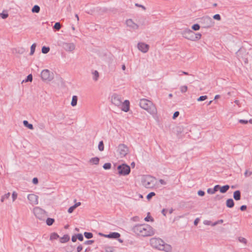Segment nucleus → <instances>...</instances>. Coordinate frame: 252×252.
Listing matches in <instances>:
<instances>
[{
  "instance_id": "obj_20",
  "label": "nucleus",
  "mask_w": 252,
  "mask_h": 252,
  "mask_svg": "<svg viewBox=\"0 0 252 252\" xmlns=\"http://www.w3.org/2000/svg\"><path fill=\"white\" fill-rule=\"evenodd\" d=\"M69 240V236L68 235H64L60 239V242L62 243H64L68 241Z\"/></svg>"
},
{
  "instance_id": "obj_1",
  "label": "nucleus",
  "mask_w": 252,
  "mask_h": 252,
  "mask_svg": "<svg viewBox=\"0 0 252 252\" xmlns=\"http://www.w3.org/2000/svg\"><path fill=\"white\" fill-rule=\"evenodd\" d=\"M132 230L136 235L143 237L150 236L155 234L154 229L148 224L136 225Z\"/></svg>"
},
{
  "instance_id": "obj_22",
  "label": "nucleus",
  "mask_w": 252,
  "mask_h": 252,
  "mask_svg": "<svg viewBox=\"0 0 252 252\" xmlns=\"http://www.w3.org/2000/svg\"><path fill=\"white\" fill-rule=\"evenodd\" d=\"M105 252H114V248L113 247L105 246L104 247Z\"/></svg>"
},
{
  "instance_id": "obj_27",
  "label": "nucleus",
  "mask_w": 252,
  "mask_h": 252,
  "mask_svg": "<svg viewBox=\"0 0 252 252\" xmlns=\"http://www.w3.org/2000/svg\"><path fill=\"white\" fill-rule=\"evenodd\" d=\"M39 11L40 7L37 5H35L32 9V11L33 13H38Z\"/></svg>"
},
{
  "instance_id": "obj_25",
  "label": "nucleus",
  "mask_w": 252,
  "mask_h": 252,
  "mask_svg": "<svg viewBox=\"0 0 252 252\" xmlns=\"http://www.w3.org/2000/svg\"><path fill=\"white\" fill-rule=\"evenodd\" d=\"M229 189V186L228 185H225L220 188V192L223 193L226 192Z\"/></svg>"
},
{
  "instance_id": "obj_56",
  "label": "nucleus",
  "mask_w": 252,
  "mask_h": 252,
  "mask_svg": "<svg viewBox=\"0 0 252 252\" xmlns=\"http://www.w3.org/2000/svg\"><path fill=\"white\" fill-rule=\"evenodd\" d=\"M83 249V247L82 245H79L77 248V252H80Z\"/></svg>"
},
{
  "instance_id": "obj_54",
  "label": "nucleus",
  "mask_w": 252,
  "mask_h": 252,
  "mask_svg": "<svg viewBox=\"0 0 252 252\" xmlns=\"http://www.w3.org/2000/svg\"><path fill=\"white\" fill-rule=\"evenodd\" d=\"M135 5L137 7H141L144 10H146V7L143 5L138 3H135Z\"/></svg>"
},
{
  "instance_id": "obj_41",
  "label": "nucleus",
  "mask_w": 252,
  "mask_h": 252,
  "mask_svg": "<svg viewBox=\"0 0 252 252\" xmlns=\"http://www.w3.org/2000/svg\"><path fill=\"white\" fill-rule=\"evenodd\" d=\"M156 195L155 193L154 192H151L149 193L147 196V199L148 200H150L153 196Z\"/></svg>"
},
{
  "instance_id": "obj_23",
  "label": "nucleus",
  "mask_w": 252,
  "mask_h": 252,
  "mask_svg": "<svg viewBox=\"0 0 252 252\" xmlns=\"http://www.w3.org/2000/svg\"><path fill=\"white\" fill-rule=\"evenodd\" d=\"M78 97L76 95H73L72 96L71 105L72 106H75L77 105Z\"/></svg>"
},
{
  "instance_id": "obj_39",
  "label": "nucleus",
  "mask_w": 252,
  "mask_h": 252,
  "mask_svg": "<svg viewBox=\"0 0 252 252\" xmlns=\"http://www.w3.org/2000/svg\"><path fill=\"white\" fill-rule=\"evenodd\" d=\"M0 16L2 19H5L8 17V14L7 13L2 12L0 13Z\"/></svg>"
},
{
  "instance_id": "obj_37",
  "label": "nucleus",
  "mask_w": 252,
  "mask_h": 252,
  "mask_svg": "<svg viewBox=\"0 0 252 252\" xmlns=\"http://www.w3.org/2000/svg\"><path fill=\"white\" fill-rule=\"evenodd\" d=\"M54 28L57 31L60 30L61 28V24L59 22L56 23L54 26Z\"/></svg>"
},
{
  "instance_id": "obj_13",
  "label": "nucleus",
  "mask_w": 252,
  "mask_h": 252,
  "mask_svg": "<svg viewBox=\"0 0 252 252\" xmlns=\"http://www.w3.org/2000/svg\"><path fill=\"white\" fill-rule=\"evenodd\" d=\"M28 199L31 204L32 205H36L38 203V197L34 194H30L28 195Z\"/></svg>"
},
{
  "instance_id": "obj_18",
  "label": "nucleus",
  "mask_w": 252,
  "mask_h": 252,
  "mask_svg": "<svg viewBox=\"0 0 252 252\" xmlns=\"http://www.w3.org/2000/svg\"><path fill=\"white\" fill-rule=\"evenodd\" d=\"M233 197L236 200H239L241 199V192L239 190H236L234 192Z\"/></svg>"
},
{
  "instance_id": "obj_16",
  "label": "nucleus",
  "mask_w": 252,
  "mask_h": 252,
  "mask_svg": "<svg viewBox=\"0 0 252 252\" xmlns=\"http://www.w3.org/2000/svg\"><path fill=\"white\" fill-rule=\"evenodd\" d=\"M126 25L132 29L133 30H137L138 29V26L131 20L128 19L126 21Z\"/></svg>"
},
{
  "instance_id": "obj_43",
  "label": "nucleus",
  "mask_w": 252,
  "mask_h": 252,
  "mask_svg": "<svg viewBox=\"0 0 252 252\" xmlns=\"http://www.w3.org/2000/svg\"><path fill=\"white\" fill-rule=\"evenodd\" d=\"M207 191L209 194H214L216 192L214 188H209V189H208Z\"/></svg>"
},
{
  "instance_id": "obj_26",
  "label": "nucleus",
  "mask_w": 252,
  "mask_h": 252,
  "mask_svg": "<svg viewBox=\"0 0 252 252\" xmlns=\"http://www.w3.org/2000/svg\"><path fill=\"white\" fill-rule=\"evenodd\" d=\"M59 237V235L55 233H52L50 235V239L51 240H56Z\"/></svg>"
},
{
  "instance_id": "obj_36",
  "label": "nucleus",
  "mask_w": 252,
  "mask_h": 252,
  "mask_svg": "<svg viewBox=\"0 0 252 252\" xmlns=\"http://www.w3.org/2000/svg\"><path fill=\"white\" fill-rule=\"evenodd\" d=\"M84 236L87 239H91V238H92L93 237V235L91 232H85L84 233Z\"/></svg>"
},
{
  "instance_id": "obj_3",
  "label": "nucleus",
  "mask_w": 252,
  "mask_h": 252,
  "mask_svg": "<svg viewBox=\"0 0 252 252\" xmlns=\"http://www.w3.org/2000/svg\"><path fill=\"white\" fill-rule=\"evenodd\" d=\"M139 106L141 108L146 110L151 115H155L157 112L155 105L152 101L147 99H140Z\"/></svg>"
},
{
  "instance_id": "obj_12",
  "label": "nucleus",
  "mask_w": 252,
  "mask_h": 252,
  "mask_svg": "<svg viewBox=\"0 0 252 252\" xmlns=\"http://www.w3.org/2000/svg\"><path fill=\"white\" fill-rule=\"evenodd\" d=\"M62 47L67 52H72L75 49V45L73 43L63 42Z\"/></svg>"
},
{
  "instance_id": "obj_64",
  "label": "nucleus",
  "mask_w": 252,
  "mask_h": 252,
  "mask_svg": "<svg viewBox=\"0 0 252 252\" xmlns=\"http://www.w3.org/2000/svg\"><path fill=\"white\" fill-rule=\"evenodd\" d=\"M81 205V202H79L78 203H75L73 206L75 207V208H77L79 206Z\"/></svg>"
},
{
  "instance_id": "obj_46",
  "label": "nucleus",
  "mask_w": 252,
  "mask_h": 252,
  "mask_svg": "<svg viewBox=\"0 0 252 252\" xmlns=\"http://www.w3.org/2000/svg\"><path fill=\"white\" fill-rule=\"evenodd\" d=\"M223 222V220H220L213 223L212 225L215 226V225H217L218 224L222 223Z\"/></svg>"
},
{
  "instance_id": "obj_40",
  "label": "nucleus",
  "mask_w": 252,
  "mask_h": 252,
  "mask_svg": "<svg viewBox=\"0 0 252 252\" xmlns=\"http://www.w3.org/2000/svg\"><path fill=\"white\" fill-rule=\"evenodd\" d=\"M207 98V95H202V96H200L197 99V101H202L206 100Z\"/></svg>"
},
{
  "instance_id": "obj_30",
  "label": "nucleus",
  "mask_w": 252,
  "mask_h": 252,
  "mask_svg": "<svg viewBox=\"0 0 252 252\" xmlns=\"http://www.w3.org/2000/svg\"><path fill=\"white\" fill-rule=\"evenodd\" d=\"M200 26L198 24H194L191 27V29L193 31H197L200 29Z\"/></svg>"
},
{
  "instance_id": "obj_5",
  "label": "nucleus",
  "mask_w": 252,
  "mask_h": 252,
  "mask_svg": "<svg viewBox=\"0 0 252 252\" xmlns=\"http://www.w3.org/2000/svg\"><path fill=\"white\" fill-rule=\"evenodd\" d=\"M142 185L146 189H153L156 185V179L151 175H143L141 179Z\"/></svg>"
},
{
  "instance_id": "obj_15",
  "label": "nucleus",
  "mask_w": 252,
  "mask_h": 252,
  "mask_svg": "<svg viewBox=\"0 0 252 252\" xmlns=\"http://www.w3.org/2000/svg\"><path fill=\"white\" fill-rule=\"evenodd\" d=\"M124 112H127L129 110V102L127 100H125L124 102H122V105L120 107H119Z\"/></svg>"
},
{
  "instance_id": "obj_32",
  "label": "nucleus",
  "mask_w": 252,
  "mask_h": 252,
  "mask_svg": "<svg viewBox=\"0 0 252 252\" xmlns=\"http://www.w3.org/2000/svg\"><path fill=\"white\" fill-rule=\"evenodd\" d=\"M98 148L100 151H102L104 150V144L102 141H101L99 142Z\"/></svg>"
},
{
  "instance_id": "obj_57",
  "label": "nucleus",
  "mask_w": 252,
  "mask_h": 252,
  "mask_svg": "<svg viewBox=\"0 0 252 252\" xmlns=\"http://www.w3.org/2000/svg\"><path fill=\"white\" fill-rule=\"evenodd\" d=\"M77 236L76 235H73L72 236V238H71V241L73 242H75L77 240Z\"/></svg>"
},
{
  "instance_id": "obj_63",
  "label": "nucleus",
  "mask_w": 252,
  "mask_h": 252,
  "mask_svg": "<svg viewBox=\"0 0 252 252\" xmlns=\"http://www.w3.org/2000/svg\"><path fill=\"white\" fill-rule=\"evenodd\" d=\"M199 221V219L198 218L196 219L194 221V224L195 225H197Z\"/></svg>"
},
{
  "instance_id": "obj_28",
  "label": "nucleus",
  "mask_w": 252,
  "mask_h": 252,
  "mask_svg": "<svg viewBox=\"0 0 252 252\" xmlns=\"http://www.w3.org/2000/svg\"><path fill=\"white\" fill-rule=\"evenodd\" d=\"M55 221V220L54 219L52 218H47L46 220V224L48 226H51L53 224L54 222Z\"/></svg>"
},
{
  "instance_id": "obj_7",
  "label": "nucleus",
  "mask_w": 252,
  "mask_h": 252,
  "mask_svg": "<svg viewBox=\"0 0 252 252\" xmlns=\"http://www.w3.org/2000/svg\"><path fill=\"white\" fill-rule=\"evenodd\" d=\"M118 173L120 175L126 176L130 172V167L126 164H122L118 166Z\"/></svg>"
},
{
  "instance_id": "obj_53",
  "label": "nucleus",
  "mask_w": 252,
  "mask_h": 252,
  "mask_svg": "<svg viewBox=\"0 0 252 252\" xmlns=\"http://www.w3.org/2000/svg\"><path fill=\"white\" fill-rule=\"evenodd\" d=\"M179 115V112L178 111H176L173 116V119H176Z\"/></svg>"
},
{
  "instance_id": "obj_48",
  "label": "nucleus",
  "mask_w": 252,
  "mask_h": 252,
  "mask_svg": "<svg viewBox=\"0 0 252 252\" xmlns=\"http://www.w3.org/2000/svg\"><path fill=\"white\" fill-rule=\"evenodd\" d=\"M213 18L217 20H220L221 17L220 14H217L214 15Z\"/></svg>"
},
{
  "instance_id": "obj_50",
  "label": "nucleus",
  "mask_w": 252,
  "mask_h": 252,
  "mask_svg": "<svg viewBox=\"0 0 252 252\" xmlns=\"http://www.w3.org/2000/svg\"><path fill=\"white\" fill-rule=\"evenodd\" d=\"M75 207H74V206H72L70 207L69 208V209H68V212L69 213H71L73 212V211L75 209Z\"/></svg>"
},
{
  "instance_id": "obj_2",
  "label": "nucleus",
  "mask_w": 252,
  "mask_h": 252,
  "mask_svg": "<svg viewBox=\"0 0 252 252\" xmlns=\"http://www.w3.org/2000/svg\"><path fill=\"white\" fill-rule=\"evenodd\" d=\"M150 244L153 248L165 252H171L172 250L171 245L165 243L159 238H151L150 240Z\"/></svg>"
},
{
  "instance_id": "obj_31",
  "label": "nucleus",
  "mask_w": 252,
  "mask_h": 252,
  "mask_svg": "<svg viewBox=\"0 0 252 252\" xmlns=\"http://www.w3.org/2000/svg\"><path fill=\"white\" fill-rule=\"evenodd\" d=\"M94 75L93 79L94 81H97L98 80V78L99 77V73L97 71L95 70L93 73Z\"/></svg>"
},
{
  "instance_id": "obj_14",
  "label": "nucleus",
  "mask_w": 252,
  "mask_h": 252,
  "mask_svg": "<svg viewBox=\"0 0 252 252\" xmlns=\"http://www.w3.org/2000/svg\"><path fill=\"white\" fill-rule=\"evenodd\" d=\"M138 49L144 53H147L149 49V46L144 42H139L137 44Z\"/></svg>"
},
{
  "instance_id": "obj_21",
  "label": "nucleus",
  "mask_w": 252,
  "mask_h": 252,
  "mask_svg": "<svg viewBox=\"0 0 252 252\" xmlns=\"http://www.w3.org/2000/svg\"><path fill=\"white\" fill-rule=\"evenodd\" d=\"M99 159L97 157L93 158H91L90 160V163H91L93 164H95V165L98 164L99 163Z\"/></svg>"
},
{
  "instance_id": "obj_9",
  "label": "nucleus",
  "mask_w": 252,
  "mask_h": 252,
  "mask_svg": "<svg viewBox=\"0 0 252 252\" xmlns=\"http://www.w3.org/2000/svg\"><path fill=\"white\" fill-rule=\"evenodd\" d=\"M41 77L43 81L49 82L53 79V74L48 69H44L41 72Z\"/></svg>"
},
{
  "instance_id": "obj_33",
  "label": "nucleus",
  "mask_w": 252,
  "mask_h": 252,
  "mask_svg": "<svg viewBox=\"0 0 252 252\" xmlns=\"http://www.w3.org/2000/svg\"><path fill=\"white\" fill-rule=\"evenodd\" d=\"M35 47H36V44L35 43L32 44V45L31 46V52H30V54L31 55H33V53H34Z\"/></svg>"
},
{
  "instance_id": "obj_19",
  "label": "nucleus",
  "mask_w": 252,
  "mask_h": 252,
  "mask_svg": "<svg viewBox=\"0 0 252 252\" xmlns=\"http://www.w3.org/2000/svg\"><path fill=\"white\" fill-rule=\"evenodd\" d=\"M226 206L228 208H232L234 205V201L232 199H228L226 202Z\"/></svg>"
},
{
  "instance_id": "obj_6",
  "label": "nucleus",
  "mask_w": 252,
  "mask_h": 252,
  "mask_svg": "<svg viewBox=\"0 0 252 252\" xmlns=\"http://www.w3.org/2000/svg\"><path fill=\"white\" fill-rule=\"evenodd\" d=\"M200 23L202 25V28L206 29L214 26L215 24L213 19L208 16L202 17L200 20Z\"/></svg>"
},
{
  "instance_id": "obj_59",
  "label": "nucleus",
  "mask_w": 252,
  "mask_h": 252,
  "mask_svg": "<svg viewBox=\"0 0 252 252\" xmlns=\"http://www.w3.org/2000/svg\"><path fill=\"white\" fill-rule=\"evenodd\" d=\"M220 185H216L214 187V189L215 190V191L216 192L218 190V189H220Z\"/></svg>"
},
{
  "instance_id": "obj_24",
  "label": "nucleus",
  "mask_w": 252,
  "mask_h": 252,
  "mask_svg": "<svg viewBox=\"0 0 252 252\" xmlns=\"http://www.w3.org/2000/svg\"><path fill=\"white\" fill-rule=\"evenodd\" d=\"M23 124L25 126L27 127L30 129H33V126L32 124H29L28 122L26 120L23 121Z\"/></svg>"
},
{
  "instance_id": "obj_34",
  "label": "nucleus",
  "mask_w": 252,
  "mask_h": 252,
  "mask_svg": "<svg viewBox=\"0 0 252 252\" xmlns=\"http://www.w3.org/2000/svg\"><path fill=\"white\" fill-rule=\"evenodd\" d=\"M180 90L182 93H186L188 90V87L186 85L182 86L180 87Z\"/></svg>"
},
{
  "instance_id": "obj_10",
  "label": "nucleus",
  "mask_w": 252,
  "mask_h": 252,
  "mask_svg": "<svg viewBox=\"0 0 252 252\" xmlns=\"http://www.w3.org/2000/svg\"><path fill=\"white\" fill-rule=\"evenodd\" d=\"M35 216L39 220H44L46 217L45 212L40 207H36L33 209Z\"/></svg>"
},
{
  "instance_id": "obj_47",
  "label": "nucleus",
  "mask_w": 252,
  "mask_h": 252,
  "mask_svg": "<svg viewBox=\"0 0 252 252\" xmlns=\"http://www.w3.org/2000/svg\"><path fill=\"white\" fill-rule=\"evenodd\" d=\"M12 197L13 201H14L17 197V193L15 191L13 192Z\"/></svg>"
},
{
  "instance_id": "obj_51",
  "label": "nucleus",
  "mask_w": 252,
  "mask_h": 252,
  "mask_svg": "<svg viewBox=\"0 0 252 252\" xmlns=\"http://www.w3.org/2000/svg\"><path fill=\"white\" fill-rule=\"evenodd\" d=\"M197 194L199 196H203L205 194V192L204 191H203V190H199L198 192H197Z\"/></svg>"
},
{
  "instance_id": "obj_4",
  "label": "nucleus",
  "mask_w": 252,
  "mask_h": 252,
  "mask_svg": "<svg viewBox=\"0 0 252 252\" xmlns=\"http://www.w3.org/2000/svg\"><path fill=\"white\" fill-rule=\"evenodd\" d=\"M181 34L185 38L193 41H195L201 39L202 34L200 33H195L191 30L189 29H185L183 30Z\"/></svg>"
},
{
  "instance_id": "obj_55",
  "label": "nucleus",
  "mask_w": 252,
  "mask_h": 252,
  "mask_svg": "<svg viewBox=\"0 0 252 252\" xmlns=\"http://www.w3.org/2000/svg\"><path fill=\"white\" fill-rule=\"evenodd\" d=\"M94 241L93 240H87L85 242L84 244L86 245H91L94 243Z\"/></svg>"
},
{
  "instance_id": "obj_61",
  "label": "nucleus",
  "mask_w": 252,
  "mask_h": 252,
  "mask_svg": "<svg viewBox=\"0 0 252 252\" xmlns=\"http://www.w3.org/2000/svg\"><path fill=\"white\" fill-rule=\"evenodd\" d=\"M159 183H160L161 185H166V182L164 180H162V179H160V180H159Z\"/></svg>"
},
{
  "instance_id": "obj_8",
  "label": "nucleus",
  "mask_w": 252,
  "mask_h": 252,
  "mask_svg": "<svg viewBox=\"0 0 252 252\" xmlns=\"http://www.w3.org/2000/svg\"><path fill=\"white\" fill-rule=\"evenodd\" d=\"M117 151L119 154L120 157L122 158L126 157V156L128 154V148L126 145L121 144L118 146Z\"/></svg>"
},
{
  "instance_id": "obj_17",
  "label": "nucleus",
  "mask_w": 252,
  "mask_h": 252,
  "mask_svg": "<svg viewBox=\"0 0 252 252\" xmlns=\"http://www.w3.org/2000/svg\"><path fill=\"white\" fill-rule=\"evenodd\" d=\"M105 237L109 238H115L117 239L120 237V234L118 232H111L107 235H104Z\"/></svg>"
},
{
  "instance_id": "obj_49",
  "label": "nucleus",
  "mask_w": 252,
  "mask_h": 252,
  "mask_svg": "<svg viewBox=\"0 0 252 252\" xmlns=\"http://www.w3.org/2000/svg\"><path fill=\"white\" fill-rule=\"evenodd\" d=\"M238 121L240 123L242 124H247L248 123V120H243V119H240V120H239Z\"/></svg>"
},
{
  "instance_id": "obj_35",
  "label": "nucleus",
  "mask_w": 252,
  "mask_h": 252,
  "mask_svg": "<svg viewBox=\"0 0 252 252\" xmlns=\"http://www.w3.org/2000/svg\"><path fill=\"white\" fill-rule=\"evenodd\" d=\"M10 195V193L9 192H8L4 194L3 196H2L1 198V201L3 202L5 199H7L9 197Z\"/></svg>"
},
{
  "instance_id": "obj_62",
  "label": "nucleus",
  "mask_w": 252,
  "mask_h": 252,
  "mask_svg": "<svg viewBox=\"0 0 252 252\" xmlns=\"http://www.w3.org/2000/svg\"><path fill=\"white\" fill-rule=\"evenodd\" d=\"M167 212V210H166L165 209H162V210L161 211V213L163 214V215L165 216H166V213Z\"/></svg>"
},
{
  "instance_id": "obj_45",
  "label": "nucleus",
  "mask_w": 252,
  "mask_h": 252,
  "mask_svg": "<svg viewBox=\"0 0 252 252\" xmlns=\"http://www.w3.org/2000/svg\"><path fill=\"white\" fill-rule=\"evenodd\" d=\"M77 238L80 241H82L84 239L83 235L81 233L78 234L76 235Z\"/></svg>"
},
{
  "instance_id": "obj_52",
  "label": "nucleus",
  "mask_w": 252,
  "mask_h": 252,
  "mask_svg": "<svg viewBox=\"0 0 252 252\" xmlns=\"http://www.w3.org/2000/svg\"><path fill=\"white\" fill-rule=\"evenodd\" d=\"M203 223L205 224V225H212V223H211V221H210V220H205L203 221Z\"/></svg>"
},
{
  "instance_id": "obj_58",
  "label": "nucleus",
  "mask_w": 252,
  "mask_h": 252,
  "mask_svg": "<svg viewBox=\"0 0 252 252\" xmlns=\"http://www.w3.org/2000/svg\"><path fill=\"white\" fill-rule=\"evenodd\" d=\"M38 182V179L37 178H34L33 179H32V183L33 184H37Z\"/></svg>"
},
{
  "instance_id": "obj_29",
  "label": "nucleus",
  "mask_w": 252,
  "mask_h": 252,
  "mask_svg": "<svg viewBox=\"0 0 252 252\" xmlns=\"http://www.w3.org/2000/svg\"><path fill=\"white\" fill-rule=\"evenodd\" d=\"M50 51V48L48 47L43 46L42 48L41 51L43 54H47Z\"/></svg>"
},
{
  "instance_id": "obj_11",
  "label": "nucleus",
  "mask_w": 252,
  "mask_h": 252,
  "mask_svg": "<svg viewBox=\"0 0 252 252\" xmlns=\"http://www.w3.org/2000/svg\"><path fill=\"white\" fill-rule=\"evenodd\" d=\"M123 100V99L122 96L117 94H114L111 96L112 103L118 107H120Z\"/></svg>"
},
{
  "instance_id": "obj_42",
  "label": "nucleus",
  "mask_w": 252,
  "mask_h": 252,
  "mask_svg": "<svg viewBox=\"0 0 252 252\" xmlns=\"http://www.w3.org/2000/svg\"><path fill=\"white\" fill-rule=\"evenodd\" d=\"M239 241L241 243L246 244L247 243V240L243 237H240L238 238Z\"/></svg>"
},
{
  "instance_id": "obj_38",
  "label": "nucleus",
  "mask_w": 252,
  "mask_h": 252,
  "mask_svg": "<svg viewBox=\"0 0 252 252\" xmlns=\"http://www.w3.org/2000/svg\"><path fill=\"white\" fill-rule=\"evenodd\" d=\"M103 167L104 169H109L111 167V164L110 163H106L103 165Z\"/></svg>"
},
{
  "instance_id": "obj_44",
  "label": "nucleus",
  "mask_w": 252,
  "mask_h": 252,
  "mask_svg": "<svg viewBox=\"0 0 252 252\" xmlns=\"http://www.w3.org/2000/svg\"><path fill=\"white\" fill-rule=\"evenodd\" d=\"M32 74H29L27 77V79L25 80V82H32Z\"/></svg>"
},
{
  "instance_id": "obj_60",
  "label": "nucleus",
  "mask_w": 252,
  "mask_h": 252,
  "mask_svg": "<svg viewBox=\"0 0 252 252\" xmlns=\"http://www.w3.org/2000/svg\"><path fill=\"white\" fill-rule=\"evenodd\" d=\"M247 209L246 205H242L240 207V210L242 211L246 210Z\"/></svg>"
}]
</instances>
